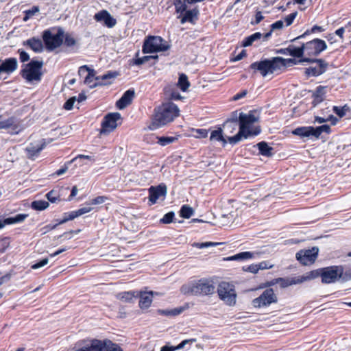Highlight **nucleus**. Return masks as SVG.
<instances>
[{
  "instance_id": "1",
  "label": "nucleus",
  "mask_w": 351,
  "mask_h": 351,
  "mask_svg": "<svg viewBox=\"0 0 351 351\" xmlns=\"http://www.w3.org/2000/svg\"><path fill=\"white\" fill-rule=\"evenodd\" d=\"M239 119V130L236 135L229 138V143L232 145L239 143L242 137L247 138L250 136H256L261 132L259 127L256 125L258 118L252 112H241Z\"/></svg>"
},
{
  "instance_id": "2",
  "label": "nucleus",
  "mask_w": 351,
  "mask_h": 351,
  "mask_svg": "<svg viewBox=\"0 0 351 351\" xmlns=\"http://www.w3.org/2000/svg\"><path fill=\"white\" fill-rule=\"evenodd\" d=\"M178 107L172 102H166L155 108L149 130H154L173 121L179 116Z\"/></svg>"
},
{
  "instance_id": "3",
  "label": "nucleus",
  "mask_w": 351,
  "mask_h": 351,
  "mask_svg": "<svg viewBox=\"0 0 351 351\" xmlns=\"http://www.w3.org/2000/svg\"><path fill=\"white\" fill-rule=\"evenodd\" d=\"M215 286L210 281L202 278L184 285L180 291L185 295H207L213 294L215 292Z\"/></svg>"
},
{
  "instance_id": "4",
  "label": "nucleus",
  "mask_w": 351,
  "mask_h": 351,
  "mask_svg": "<svg viewBox=\"0 0 351 351\" xmlns=\"http://www.w3.org/2000/svg\"><path fill=\"white\" fill-rule=\"evenodd\" d=\"M284 59L280 57H275L271 59H266L251 64L250 68L260 72L263 77L272 74L274 71L280 69L283 64Z\"/></svg>"
},
{
  "instance_id": "5",
  "label": "nucleus",
  "mask_w": 351,
  "mask_h": 351,
  "mask_svg": "<svg viewBox=\"0 0 351 351\" xmlns=\"http://www.w3.org/2000/svg\"><path fill=\"white\" fill-rule=\"evenodd\" d=\"M43 61L32 60L24 65L21 70V75L29 83L39 82L43 75Z\"/></svg>"
},
{
  "instance_id": "6",
  "label": "nucleus",
  "mask_w": 351,
  "mask_h": 351,
  "mask_svg": "<svg viewBox=\"0 0 351 351\" xmlns=\"http://www.w3.org/2000/svg\"><path fill=\"white\" fill-rule=\"evenodd\" d=\"M304 49V56H316L322 51L325 50L327 47L326 43L324 40L321 39H313L311 41L307 42L302 45ZM313 59L308 57H304L300 60V62H314Z\"/></svg>"
},
{
  "instance_id": "7",
  "label": "nucleus",
  "mask_w": 351,
  "mask_h": 351,
  "mask_svg": "<svg viewBox=\"0 0 351 351\" xmlns=\"http://www.w3.org/2000/svg\"><path fill=\"white\" fill-rule=\"evenodd\" d=\"M169 48V45L160 36H149L144 41L143 52L144 53H150L165 51L168 50Z\"/></svg>"
},
{
  "instance_id": "8",
  "label": "nucleus",
  "mask_w": 351,
  "mask_h": 351,
  "mask_svg": "<svg viewBox=\"0 0 351 351\" xmlns=\"http://www.w3.org/2000/svg\"><path fill=\"white\" fill-rule=\"evenodd\" d=\"M217 293L219 298L227 305L234 306L236 304L237 293L234 286L226 282L219 284Z\"/></svg>"
},
{
  "instance_id": "9",
  "label": "nucleus",
  "mask_w": 351,
  "mask_h": 351,
  "mask_svg": "<svg viewBox=\"0 0 351 351\" xmlns=\"http://www.w3.org/2000/svg\"><path fill=\"white\" fill-rule=\"evenodd\" d=\"M43 41L49 50H53L60 47L64 38V31L58 29L56 33H53L52 30H45L43 35Z\"/></svg>"
},
{
  "instance_id": "10",
  "label": "nucleus",
  "mask_w": 351,
  "mask_h": 351,
  "mask_svg": "<svg viewBox=\"0 0 351 351\" xmlns=\"http://www.w3.org/2000/svg\"><path fill=\"white\" fill-rule=\"evenodd\" d=\"M319 271L323 283H334L340 279V275L342 274V266L334 265L327 267L319 270Z\"/></svg>"
},
{
  "instance_id": "11",
  "label": "nucleus",
  "mask_w": 351,
  "mask_h": 351,
  "mask_svg": "<svg viewBox=\"0 0 351 351\" xmlns=\"http://www.w3.org/2000/svg\"><path fill=\"white\" fill-rule=\"evenodd\" d=\"M277 302V297L272 289H265L258 298L252 300V305L255 308H262L269 306Z\"/></svg>"
},
{
  "instance_id": "12",
  "label": "nucleus",
  "mask_w": 351,
  "mask_h": 351,
  "mask_svg": "<svg viewBox=\"0 0 351 351\" xmlns=\"http://www.w3.org/2000/svg\"><path fill=\"white\" fill-rule=\"evenodd\" d=\"M318 252V247H313L311 249L300 250L296 254V258L302 265H308L315 261Z\"/></svg>"
},
{
  "instance_id": "13",
  "label": "nucleus",
  "mask_w": 351,
  "mask_h": 351,
  "mask_svg": "<svg viewBox=\"0 0 351 351\" xmlns=\"http://www.w3.org/2000/svg\"><path fill=\"white\" fill-rule=\"evenodd\" d=\"M120 119L121 114L118 112L108 114L102 122L101 133L108 134L113 131L117 127V121Z\"/></svg>"
},
{
  "instance_id": "14",
  "label": "nucleus",
  "mask_w": 351,
  "mask_h": 351,
  "mask_svg": "<svg viewBox=\"0 0 351 351\" xmlns=\"http://www.w3.org/2000/svg\"><path fill=\"white\" fill-rule=\"evenodd\" d=\"M51 141L47 142L45 139H40L29 143L25 148L27 156L32 159L37 157L46 145Z\"/></svg>"
},
{
  "instance_id": "15",
  "label": "nucleus",
  "mask_w": 351,
  "mask_h": 351,
  "mask_svg": "<svg viewBox=\"0 0 351 351\" xmlns=\"http://www.w3.org/2000/svg\"><path fill=\"white\" fill-rule=\"evenodd\" d=\"M94 19L97 22H103L104 25L109 28L113 27L117 23L116 19L106 10H102L96 13Z\"/></svg>"
},
{
  "instance_id": "16",
  "label": "nucleus",
  "mask_w": 351,
  "mask_h": 351,
  "mask_svg": "<svg viewBox=\"0 0 351 351\" xmlns=\"http://www.w3.org/2000/svg\"><path fill=\"white\" fill-rule=\"evenodd\" d=\"M149 200L152 204H155L160 197L164 198L167 194V187L165 185H158L156 187L151 186L149 189Z\"/></svg>"
},
{
  "instance_id": "17",
  "label": "nucleus",
  "mask_w": 351,
  "mask_h": 351,
  "mask_svg": "<svg viewBox=\"0 0 351 351\" xmlns=\"http://www.w3.org/2000/svg\"><path fill=\"white\" fill-rule=\"evenodd\" d=\"M315 61L317 63L315 66L306 69L305 73L308 76H318L326 71L328 64L321 59Z\"/></svg>"
},
{
  "instance_id": "18",
  "label": "nucleus",
  "mask_w": 351,
  "mask_h": 351,
  "mask_svg": "<svg viewBox=\"0 0 351 351\" xmlns=\"http://www.w3.org/2000/svg\"><path fill=\"white\" fill-rule=\"evenodd\" d=\"M154 295H159L158 292L154 291H141L139 293V306L141 308H149L153 300V297Z\"/></svg>"
},
{
  "instance_id": "19",
  "label": "nucleus",
  "mask_w": 351,
  "mask_h": 351,
  "mask_svg": "<svg viewBox=\"0 0 351 351\" xmlns=\"http://www.w3.org/2000/svg\"><path fill=\"white\" fill-rule=\"evenodd\" d=\"M319 276V270H313L311 271H309L308 273H306L305 274L295 277L293 279H291V281L287 284L286 285H293L296 284H301L306 281H310L313 279H315Z\"/></svg>"
},
{
  "instance_id": "20",
  "label": "nucleus",
  "mask_w": 351,
  "mask_h": 351,
  "mask_svg": "<svg viewBox=\"0 0 351 351\" xmlns=\"http://www.w3.org/2000/svg\"><path fill=\"white\" fill-rule=\"evenodd\" d=\"M271 36V32L266 34H261L256 32L245 38L243 43L244 47L252 45L255 41L262 39L263 41H267Z\"/></svg>"
},
{
  "instance_id": "21",
  "label": "nucleus",
  "mask_w": 351,
  "mask_h": 351,
  "mask_svg": "<svg viewBox=\"0 0 351 351\" xmlns=\"http://www.w3.org/2000/svg\"><path fill=\"white\" fill-rule=\"evenodd\" d=\"M134 97V90L133 89H129L125 91L122 97L117 101L116 106L120 109H124L128 105H130Z\"/></svg>"
},
{
  "instance_id": "22",
  "label": "nucleus",
  "mask_w": 351,
  "mask_h": 351,
  "mask_svg": "<svg viewBox=\"0 0 351 351\" xmlns=\"http://www.w3.org/2000/svg\"><path fill=\"white\" fill-rule=\"evenodd\" d=\"M17 60L14 58H10L5 60L0 63V73H11L17 69Z\"/></svg>"
},
{
  "instance_id": "23",
  "label": "nucleus",
  "mask_w": 351,
  "mask_h": 351,
  "mask_svg": "<svg viewBox=\"0 0 351 351\" xmlns=\"http://www.w3.org/2000/svg\"><path fill=\"white\" fill-rule=\"evenodd\" d=\"M199 10L197 8L188 9L182 15H178L177 18L180 19L181 24L186 22L193 23L197 19Z\"/></svg>"
},
{
  "instance_id": "24",
  "label": "nucleus",
  "mask_w": 351,
  "mask_h": 351,
  "mask_svg": "<svg viewBox=\"0 0 351 351\" xmlns=\"http://www.w3.org/2000/svg\"><path fill=\"white\" fill-rule=\"evenodd\" d=\"M237 127L238 124L237 120L234 119L228 120L224 123L222 130L223 135L228 143L229 138L232 137L230 135L237 130Z\"/></svg>"
},
{
  "instance_id": "25",
  "label": "nucleus",
  "mask_w": 351,
  "mask_h": 351,
  "mask_svg": "<svg viewBox=\"0 0 351 351\" xmlns=\"http://www.w3.org/2000/svg\"><path fill=\"white\" fill-rule=\"evenodd\" d=\"M107 340L92 339L90 345L86 346V348L88 351H107Z\"/></svg>"
},
{
  "instance_id": "26",
  "label": "nucleus",
  "mask_w": 351,
  "mask_h": 351,
  "mask_svg": "<svg viewBox=\"0 0 351 351\" xmlns=\"http://www.w3.org/2000/svg\"><path fill=\"white\" fill-rule=\"evenodd\" d=\"M23 45L29 47L36 53L41 52L43 50V42L40 38H32L23 42Z\"/></svg>"
},
{
  "instance_id": "27",
  "label": "nucleus",
  "mask_w": 351,
  "mask_h": 351,
  "mask_svg": "<svg viewBox=\"0 0 351 351\" xmlns=\"http://www.w3.org/2000/svg\"><path fill=\"white\" fill-rule=\"evenodd\" d=\"M27 215L18 214L14 217H8L3 220L0 219V229L3 228L5 225L14 224L23 221Z\"/></svg>"
},
{
  "instance_id": "28",
  "label": "nucleus",
  "mask_w": 351,
  "mask_h": 351,
  "mask_svg": "<svg viewBox=\"0 0 351 351\" xmlns=\"http://www.w3.org/2000/svg\"><path fill=\"white\" fill-rule=\"evenodd\" d=\"M14 127L15 130L14 133L18 134L19 130H16V119L14 117L6 118L3 115H0V129H7Z\"/></svg>"
},
{
  "instance_id": "29",
  "label": "nucleus",
  "mask_w": 351,
  "mask_h": 351,
  "mask_svg": "<svg viewBox=\"0 0 351 351\" xmlns=\"http://www.w3.org/2000/svg\"><path fill=\"white\" fill-rule=\"evenodd\" d=\"M210 140L211 141L221 142L223 146H225L228 143L225 136L223 135L222 128H221L211 132Z\"/></svg>"
},
{
  "instance_id": "30",
  "label": "nucleus",
  "mask_w": 351,
  "mask_h": 351,
  "mask_svg": "<svg viewBox=\"0 0 351 351\" xmlns=\"http://www.w3.org/2000/svg\"><path fill=\"white\" fill-rule=\"evenodd\" d=\"M116 76L115 73L109 71L103 75L97 76L95 81H97L98 86H104L111 84V80L114 79Z\"/></svg>"
},
{
  "instance_id": "31",
  "label": "nucleus",
  "mask_w": 351,
  "mask_h": 351,
  "mask_svg": "<svg viewBox=\"0 0 351 351\" xmlns=\"http://www.w3.org/2000/svg\"><path fill=\"white\" fill-rule=\"evenodd\" d=\"M292 133L300 137L313 136V127H300L293 130Z\"/></svg>"
},
{
  "instance_id": "32",
  "label": "nucleus",
  "mask_w": 351,
  "mask_h": 351,
  "mask_svg": "<svg viewBox=\"0 0 351 351\" xmlns=\"http://www.w3.org/2000/svg\"><path fill=\"white\" fill-rule=\"evenodd\" d=\"M259 150L261 155L264 156H272L273 148L269 146L266 142L262 141L256 144V145Z\"/></svg>"
},
{
  "instance_id": "33",
  "label": "nucleus",
  "mask_w": 351,
  "mask_h": 351,
  "mask_svg": "<svg viewBox=\"0 0 351 351\" xmlns=\"http://www.w3.org/2000/svg\"><path fill=\"white\" fill-rule=\"evenodd\" d=\"M188 0H175L174 5L178 15H182L188 10Z\"/></svg>"
},
{
  "instance_id": "34",
  "label": "nucleus",
  "mask_w": 351,
  "mask_h": 351,
  "mask_svg": "<svg viewBox=\"0 0 351 351\" xmlns=\"http://www.w3.org/2000/svg\"><path fill=\"white\" fill-rule=\"evenodd\" d=\"M184 310V308L183 307H178L173 309H159L158 313L162 315L174 317L181 314Z\"/></svg>"
},
{
  "instance_id": "35",
  "label": "nucleus",
  "mask_w": 351,
  "mask_h": 351,
  "mask_svg": "<svg viewBox=\"0 0 351 351\" xmlns=\"http://www.w3.org/2000/svg\"><path fill=\"white\" fill-rule=\"evenodd\" d=\"M286 50L288 51L287 53H289V56L295 58H300L304 56V49L302 45L300 47H296L294 45H291L287 47Z\"/></svg>"
},
{
  "instance_id": "36",
  "label": "nucleus",
  "mask_w": 351,
  "mask_h": 351,
  "mask_svg": "<svg viewBox=\"0 0 351 351\" xmlns=\"http://www.w3.org/2000/svg\"><path fill=\"white\" fill-rule=\"evenodd\" d=\"M95 71H90L87 74L84 79V83L87 84L90 88H94L98 86L97 81H95Z\"/></svg>"
},
{
  "instance_id": "37",
  "label": "nucleus",
  "mask_w": 351,
  "mask_h": 351,
  "mask_svg": "<svg viewBox=\"0 0 351 351\" xmlns=\"http://www.w3.org/2000/svg\"><path fill=\"white\" fill-rule=\"evenodd\" d=\"M178 86L182 91H186L190 86L188 77L185 74H180L179 76Z\"/></svg>"
},
{
  "instance_id": "38",
  "label": "nucleus",
  "mask_w": 351,
  "mask_h": 351,
  "mask_svg": "<svg viewBox=\"0 0 351 351\" xmlns=\"http://www.w3.org/2000/svg\"><path fill=\"white\" fill-rule=\"evenodd\" d=\"M49 206V202L45 200H36L32 202V208L36 210H45Z\"/></svg>"
},
{
  "instance_id": "39",
  "label": "nucleus",
  "mask_w": 351,
  "mask_h": 351,
  "mask_svg": "<svg viewBox=\"0 0 351 351\" xmlns=\"http://www.w3.org/2000/svg\"><path fill=\"white\" fill-rule=\"evenodd\" d=\"M330 128L328 125H322L319 127L313 128V136L318 138L322 133L329 134Z\"/></svg>"
},
{
  "instance_id": "40",
  "label": "nucleus",
  "mask_w": 351,
  "mask_h": 351,
  "mask_svg": "<svg viewBox=\"0 0 351 351\" xmlns=\"http://www.w3.org/2000/svg\"><path fill=\"white\" fill-rule=\"evenodd\" d=\"M193 213V209L188 205H183L180 210V215L185 219L190 218Z\"/></svg>"
},
{
  "instance_id": "41",
  "label": "nucleus",
  "mask_w": 351,
  "mask_h": 351,
  "mask_svg": "<svg viewBox=\"0 0 351 351\" xmlns=\"http://www.w3.org/2000/svg\"><path fill=\"white\" fill-rule=\"evenodd\" d=\"M136 292L126 291L120 293L118 295V298L124 302H130L134 298L138 295L135 294Z\"/></svg>"
},
{
  "instance_id": "42",
  "label": "nucleus",
  "mask_w": 351,
  "mask_h": 351,
  "mask_svg": "<svg viewBox=\"0 0 351 351\" xmlns=\"http://www.w3.org/2000/svg\"><path fill=\"white\" fill-rule=\"evenodd\" d=\"M338 119L332 115H329L326 118L316 116L315 117V122L318 123H322L327 121H331L332 125H335Z\"/></svg>"
},
{
  "instance_id": "43",
  "label": "nucleus",
  "mask_w": 351,
  "mask_h": 351,
  "mask_svg": "<svg viewBox=\"0 0 351 351\" xmlns=\"http://www.w3.org/2000/svg\"><path fill=\"white\" fill-rule=\"evenodd\" d=\"M158 139V144L161 146H166L175 142L177 140V138L174 136H162L159 137Z\"/></svg>"
},
{
  "instance_id": "44",
  "label": "nucleus",
  "mask_w": 351,
  "mask_h": 351,
  "mask_svg": "<svg viewBox=\"0 0 351 351\" xmlns=\"http://www.w3.org/2000/svg\"><path fill=\"white\" fill-rule=\"evenodd\" d=\"M196 341V339H189L183 340L181 343H180L176 346H171L173 351L181 350L184 348L187 344H191Z\"/></svg>"
},
{
  "instance_id": "45",
  "label": "nucleus",
  "mask_w": 351,
  "mask_h": 351,
  "mask_svg": "<svg viewBox=\"0 0 351 351\" xmlns=\"http://www.w3.org/2000/svg\"><path fill=\"white\" fill-rule=\"evenodd\" d=\"M264 254V252L261 250L254 251V252H246L247 260L249 259H258L261 258V256Z\"/></svg>"
},
{
  "instance_id": "46",
  "label": "nucleus",
  "mask_w": 351,
  "mask_h": 351,
  "mask_svg": "<svg viewBox=\"0 0 351 351\" xmlns=\"http://www.w3.org/2000/svg\"><path fill=\"white\" fill-rule=\"evenodd\" d=\"M76 217H78L76 210L71 211L70 213H66L65 217L63 219L60 220L58 224H62L68 221L73 220Z\"/></svg>"
},
{
  "instance_id": "47",
  "label": "nucleus",
  "mask_w": 351,
  "mask_h": 351,
  "mask_svg": "<svg viewBox=\"0 0 351 351\" xmlns=\"http://www.w3.org/2000/svg\"><path fill=\"white\" fill-rule=\"evenodd\" d=\"M208 134V131L206 129H193L192 135L195 138H206Z\"/></svg>"
},
{
  "instance_id": "48",
  "label": "nucleus",
  "mask_w": 351,
  "mask_h": 351,
  "mask_svg": "<svg viewBox=\"0 0 351 351\" xmlns=\"http://www.w3.org/2000/svg\"><path fill=\"white\" fill-rule=\"evenodd\" d=\"M226 261H244L247 260L246 252H240L235 255L227 257Z\"/></svg>"
},
{
  "instance_id": "49",
  "label": "nucleus",
  "mask_w": 351,
  "mask_h": 351,
  "mask_svg": "<svg viewBox=\"0 0 351 351\" xmlns=\"http://www.w3.org/2000/svg\"><path fill=\"white\" fill-rule=\"evenodd\" d=\"M219 243L214 242H204V243H194L193 246L196 247L199 249L207 248L209 247L218 245Z\"/></svg>"
},
{
  "instance_id": "50",
  "label": "nucleus",
  "mask_w": 351,
  "mask_h": 351,
  "mask_svg": "<svg viewBox=\"0 0 351 351\" xmlns=\"http://www.w3.org/2000/svg\"><path fill=\"white\" fill-rule=\"evenodd\" d=\"M108 199V197L106 196H98L94 199H93L90 202L86 203V205H97L101 204L105 202L106 200Z\"/></svg>"
},
{
  "instance_id": "51",
  "label": "nucleus",
  "mask_w": 351,
  "mask_h": 351,
  "mask_svg": "<svg viewBox=\"0 0 351 351\" xmlns=\"http://www.w3.org/2000/svg\"><path fill=\"white\" fill-rule=\"evenodd\" d=\"M46 197L51 203H55L59 199V196L54 190L50 191L46 194Z\"/></svg>"
},
{
  "instance_id": "52",
  "label": "nucleus",
  "mask_w": 351,
  "mask_h": 351,
  "mask_svg": "<svg viewBox=\"0 0 351 351\" xmlns=\"http://www.w3.org/2000/svg\"><path fill=\"white\" fill-rule=\"evenodd\" d=\"M174 217V213L169 212L165 214L163 217L160 219V222L165 224H168L172 222Z\"/></svg>"
},
{
  "instance_id": "53",
  "label": "nucleus",
  "mask_w": 351,
  "mask_h": 351,
  "mask_svg": "<svg viewBox=\"0 0 351 351\" xmlns=\"http://www.w3.org/2000/svg\"><path fill=\"white\" fill-rule=\"evenodd\" d=\"M39 11L38 7H33L32 9L25 11V15L23 21H27L29 18L32 17L36 13Z\"/></svg>"
},
{
  "instance_id": "54",
  "label": "nucleus",
  "mask_w": 351,
  "mask_h": 351,
  "mask_svg": "<svg viewBox=\"0 0 351 351\" xmlns=\"http://www.w3.org/2000/svg\"><path fill=\"white\" fill-rule=\"evenodd\" d=\"M108 347L107 351H123L121 348L117 343H113L110 340H107Z\"/></svg>"
},
{
  "instance_id": "55",
  "label": "nucleus",
  "mask_w": 351,
  "mask_h": 351,
  "mask_svg": "<svg viewBox=\"0 0 351 351\" xmlns=\"http://www.w3.org/2000/svg\"><path fill=\"white\" fill-rule=\"evenodd\" d=\"M340 279L343 282L350 280H351V269L344 271L343 267H342V274L340 275Z\"/></svg>"
},
{
  "instance_id": "56",
  "label": "nucleus",
  "mask_w": 351,
  "mask_h": 351,
  "mask_svg": "<svg viewBox=\"0 0 351 351\" xmlns=\"http://www.w3.org/2000/svg\"><path fill=\"white\" fill-rule=\"evenodd\" d=\"M296 16L297 12H293L286 16L283 20L284 23H286V26H289L290 25H291L294 19H295Z\"/></svg>"
},
{
  "instance_id": "57",
  "label": "nucleus",
  "mask_w": 351,
  "mask_h": 351,
  "mask_svg": "<svg viewBox=\"0 0 351 351\" xmlns=\"http://www.w3.org/2000/svg\"><path fill=\"white\" fill-rule=\"evenodd\" d=\"M258 267L259 270H263L267 269H271L274 267V265L271 264L269 261H262L257 263Z\"/></svg>"
},
{
  "instance_id": "58",
  "label": "nucleus",
  "mask_w": 351,
  "mask_h": 351,
  "mask_svg": "<svg viewBox=\"0 0 351 351\" xmlns=\"http://www.w3.org/2000/svg\"><path fill=\"white\" fill-rule=\"evenodd\" d=\"M18 53L19 54L20 60L22 62H27V61H28L29 60V54L27 52H25L24 50H23L21 49H19L18 50Z\"/></svg>"
},
{
  "instance_id": "59",
  "label": "nucleus",
  "mask_w": 351,
  "mask_h": 351,
  "mask_svg": "<svg viewBox=\"0 0 351 351\" xmlns=\"http://www.w3.org/2000/svg\"><path fill=\"white\" fill-rule=\"evenodd\" d=\"M77 99V97H73L70 99H69L66 102L65 104H64V108L67 110H71L73 108V106L74 105V103L75 101H76Z\"/></svg>"
},
{
  "instance_id": "60",
  "label": "nucleus",
  "mask_w": 351,
  "mask_h": 351,
  "mask_svg": "<svg viewBox=\"0 0 351 351\" xmlns=\"http://www.w3.org/2000/svg\"><path fill=\"white\" fill-rule=\"evenodd\" d=\"M92 210L93 208L90 207V205H86V206H84L78 210H76V212L77 213L78 217H80L84 214L90 212Z\"/></svg>"
},
{
  "instance_id": "61",
  "label": "nucleus",
  "mask_w": 351,
  "mask_h": 351,
  "mask_svg": "<svg viewBox=\"0 0 351 351\" xmlns=\"http://www.w3.org/2000/svg\"><path fill=\"white\" fill-rule=\"evenodd\" d=\"M244 271H248L252 274H257L259 271L257 263L256 264H252L247 267H243Z\"/></svg>"
},
{
  "instance_id": "62",
  "label": "nucleus",
  "mask_w": 351,
  "mask_h": 351,
  "mask_svg": "<svg viewBox=\"0 0 351 351\" xmlns=\"http://www.w3.org/2000/svg\"><path fill=\"white\" fill-rule=\"evenodd\" d=\"M49 262V260L48 258H44L43 260H41L40 261H39L38 263H36L35 264H34L33 265H32V269H39L42 267H44L45 265H46Z\"/></svg>"
},
{
  "instance_id": "63",
  "label": "nucleus",
  "mask_w": 351,
  "mask_h": 351,
  "mask_svg": "<svg viewBox=\"0 0 351 351\" xmlns=\"http://www.w3.org/2000/svg\"><path fill=\"white\" fill-rule=\"evenodd\" d=\"M94 71L93 69H91L88 68L87 66H82L80 67L78 73L80 76H85L88 74L89 71Z\"/></svg>"
},
{
  "instance_id": "64",
  "label": "nucleus",
  "mask_w": 351,
  "mask_h": 351,
  "mask_svg": "<svg viewBox=\"0 0 351 351\" xmlns=\"http://www.w3.org/2000/svg\"><path fill=\"white\" fill-rule=\"evenodd\" d=\"M64 43L68 47L73 46L75 44V40L70 35H66L64 38Z\"/></svg>"
}]
</instances>
